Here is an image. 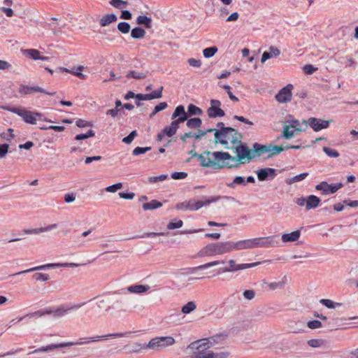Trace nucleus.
<instances>
[{
	"label": "nucleus",
	"instance_id": "nucleus-8",
	"mask_svg": "<svg viewBox=\"0 0 358 358\" xmlns=\"http://www.w3.org/2000/svg\"><path fill=\"white\" fill-rule=\"evenodd\" d=\"M209 343L206 340H200L191 343L188 348L194 350L191 358H212V351L208 350Z\"/></svg>",
	"mask_w": 358,
	"mask_h": 358
},
{
	"label": "nucleus",
	"instance_id": "nucleus-50",
	"mask_svg": "<svg viewBox=\"0 0 358 358\" xmlns=\"http://www.w3.org/2000/svg\"><path fill=\"white\" fill-rule=\"evenodd\" d=\"M217 52V48L215 46L205 48L203 50V56L206 58L212 57Z\"/></svg>",
	"mask_w": 358,
	"mask_h": 358
},
{
	"label": "nucleus",
	"instance_id": "nucleus-6",
	"mask_svg": "<svg viewBox=\"0 0 358 358\" xmlns=\"http://www.w3.org/2000/svg\"><path fill=\"white\" fill-rule=\"evenodd\" d=\"M8 110L11 113L20 116L22 120L27 124H35L37 120L49 122H52L51 120H47L46 118H42L43 114L38 112L29 111L20 107L9 108Z\"/></svg>",
	"mask_w": 358,
	"mask_h": 358
},
{
	"label": "nucleus",
	"instance_id": "nucleus-63",
	"mask_svg": "<svg viewBox=\"0 0 358 358\" xmlns=\"http://www.w3.org/2000/svg\"><path fill=\"white\" fill-rule=\"evenodd\" d=\"M1 136L6 139V141H11V139H13L14 137L13 129L10 128L8 129L7 133H3L1 134Z\"/></svg>",
	"mask_w": 358,
	"mask_h": 358
},
{
	"label": "nucleus",
	"instance_id": "nucleus-18",
	"mask_svg": "<svg viewBox=\"0 0 358 358\" xmlns=\"http://www.w3.org/2000/svg\"><path fill=\"white\" fill-rule=\"evenodd\" d=\"M258 180L260 181L270 180L277 176L276 170L273 168H264L256 171Z\"/></svg>",
	"mask_w": 358,
	"mask_h": 358
},
{
	"label": "nucleus",
	"instance_id": "nucleus-21",
	"mask_svg": "<svg viewBox=\"0 0 358 358\" xmlns=\"http://www.w3.org/2000/svg\"><path fill=\"white\" fill-rule=\"evenodd\" d=\"M163 87H160L158 90H155L150 94H137L136 99H141V101H148L155 99H160L162 96Z\"/></svg>",
	"mask_w": 358,
	"mask_h": 358
},
{
	"label": "nucleus",
	"instance_id": "nucleus-23",
	"mask_svg": "<svg viewBox=\"0 0 358 358\" xmlns=\"http://www.w3.org/2000/svg\"><path fill=\"white\" fill-rule=\"evenodd\" d=\"M57 228V224H52L45 227L36 228L32 229H23L22 233L24 234H38L43 232H47Z\"/></svg>",
	"mask_w": 358,
	"mask_h": 358
},
{
	"label": "nucleus",
	"instance_id": "nucleus-35",
	"mask_svg": "<svg viewBox=\"0 0 358 358\" xmlns=\"http://www.w3.org/2000/svg\"><path fill=\"white\" fill-rule=\"evenodd\" d=\"M253 150L257 153V156H261L264 154L268 153V145H261L259 143H255L253 145Z\"/></svg>",
	"mask_w": 358,
	"mask_h": 358
},
{
	"label": "nucleus",
	"instance_id": "nucleus-3",
	"mask_svg": "<svg viewBox=\"0 0 358 358\" xmlns=\"http://www.w3.org/2000/svg\"><path fill=\"white\" fill-rule=\"evenodd\" d=\"M215 142L224 145L225 148L229 149V143L233 145L241 143V134L231 127H228L225 130H215Z\"/></svg>",
	"mask_w": 358,
	"mask_h": 358
},
{
	"label": "nucleus",
	"instance_id": "nucleus-38",
	"mask_svg": "<svg viewBox=\"0 0 358 358\" xmlns=\"http://www.w3.org/2000/svg\"><path fill=\"white\" fill-rule=\"evenodd\" d=\"M64 347H70V344L67 343V342L57 344H50L46 346H43L42 350H43V352H49Z\"/></svg>",
	"mask_w": 358,
	"mask_h": 358
},
{
	"label": "nucleus",
	"instance_id": "nucleus-39",
	"mask_svg": "<svg viewBox=\"0 0 358 358\" xmlns=\"http://www.w3.org/2000/svg\"><path fill=\"white\" fill-rule=\"evenodd\" d=\"M268 157H271L274 155H278L281 152L285 150V148H283V146L282 145H268Z\"/></svg>",
	"mask_w": 358,
	"mask_h": 358
},
{
	"label": "nucleus",
	"instance_id": "nucleus-52",
	"mask_svg": "<svg viewBox=\"0 0 358 358\" xmlns=\"http://www.w3.org/2000/svg\"><path fill=\"white\" fill-rule=\"evenodd\" d=\"M33 279L40 281H48L50 279V276L47 273H36L32 276Z\"/></svg>",
	"mask_w": 358,
	"mask_h": 358
},
{
	"label": "nucleus",
	"instance_id": "nucleus-47",
	"mask_svg": "<svg viewBox=\"0 0 358 358\" xmlns=\"http://www.w3.org/2000/svg\"><path fill=\"white\" fill-rule=\"evenodd\" d=\"M110 4L117 9H122L126 8L128 5L127 1H124L122 0H110Z\"/></svg>",
	"mask_w": 358,
	"mask_h": 358
},
{
	"label": "nucleus",
	"instance_id": "nucleus-28",
	"mask_svg": "<svg viewBox=\"0 0 358 358\" xmlns=\"http://www.w3.org/2000/svg\"><path fill=\"white\" fill-rule=\"evenodd\" d=\"M127 289L130 293L142 294L149 290L150 286L148 285H134L128 287Z\"/></svg>",
	"mask_w": 358,
	"mask_h": 358
},
{
	"label": "nucleus",
	"instance_id": "nucleus-15",
	"mask_svg": "<svg viewBox=\"0 0 358 358\" xmlns=\"http://www.w3.org/2000/svg\"><path fill=\"white\" fill-rule=\"evenodd\" d=\"M236 162L243 161L245 159H248V161L253 159L255 155L252 154L251 151L248 148L245 144L241 143L239 145L236 147Z\"/></svg>",
	"mask_w": 358,
	"mask_h": 358
},
{
	"label": "nucleus",
	"instance_id": "nucleus-7",
	"mask_svg": "<svg viewBox=\"0 0 358 358\" xmlns=\"http://www.w3.org/2000/svg\"><path fill=\"white\" fill-rule=\"evenodd\" d=\"M207 155H212L213 157V162L215 163L214 168H234L237 167L238 164H230L227 160H231L234 162H236L235 157L231 156L229 153L225 152H210L208 151L206 152Z\"/></svg>",
	"mask_w": 358,
	"mask_h": 358
},
{
	"label": "nucleus",
	"instance_id": "nucleus-10",
	"mask_svg": "<svg viewBox=\"0 0 358 358\" xmlns=\"http://www.w3.org/2000/svg\"><path fill=\"white\" fill-rule=\"evenodd\" d=\"M229 266L220 268L217 270L218 273H227V272H236L240 270L252 268L260 264L259 262L251 263V264H237L234 259H230L228 262Z\"/></svg>",
	"mask_w": 358,
	"mask_h": 358
},
{
	"label": "nucleus",
	"instance_id": "nucleus-29",
	"mask_svg": "<svg viewBox=\"0 0 358 358\" xmlns=\"http://www.w3.org/2000/svg\"><path fill=\"white\" fill-rule=\"evenodd\" d=\"M24 53L34 60H37V59L48 60V59H49V57H48L41 56V52L36 49L24 50Z\"/></svg>",
	"mask_w": 358,
	"mask_h": 358
},
{
	"label": "nucleus",
	"instance_id": "nucleus-32",
	"mask_svg": "<svg viewBox=\"0 0 358 358\" xmlns=\"http://www.w3.org/2000/svg\"><path fill=\"white\" fill-rule=\"evenodd\" d=\"M138 24L143 25L147 29L152 27V19L146 15H139L136 18Z\"/></svg>",
	"mask_w": 358,
	"mask_h": 358
},
{
	"label": "nucleus",
	"instance_id": "nucleus-1",
	"mask_svg": "<svg viewBox=\"0 0 358 358\" xmlns=\"http://www.w3.org/2000/svg\"><path fill=\"white\" fill-rule=\"evenodd\" d=\"M171 119L173 121L170 125L165 127L157 135V141H162L165 136L172 137L176 134L180 124L184 122L187 119V114L185 110V107L182 105L178 106L171 115Z\"/></svg>",
	"mask_w": 358,
	"mask_h": 358
},
{
	"label": "nucleus",
	"instance_id": "nucleus-44",
	"mask_svg": "<svg viewBox=\"0 0 358 358\" xmlns=\"http://www.w3.org/2000/svg\"><path fill=\"white\" fill-rule=\"evenodd\" d=\"M308 176V173H302L299 175L295 176L292 178H288L286 180L287 184H292L304 180Z\"/></svg>",
	"mask_w": 358,
	"mask_h": 358
},
{
	"label": "nucleus",
	"instance_id": "nucleus-49",
	"mask_svg": "<svg viewBox=\"0 0 358 358\" xmlns=\"http://www.w3.org/2000/svg\"><path fill=\"white\" fill-rule=\"evenodd\" d=\"M183 225V222L181 220H174L173 221L170 222L167 224V229L172 230L175 229H179L182 227Z\"/></svg>",
	"mask_w": 358,
	"mask_h": 358
},
{
	"label": "nucleus",
	"instance_id": "nucleus-64",
	"mask_svg": "<svg viewBox=\"0 0 358 358\" xmlns=\"http://www.w3.org/2000/svg\"><path fill=\"white\" fill-rule=\"evenodd\" d=\"M122 108H112L110 110H108L106 113L107 115H110L113 117H116L119 113H121Z\"/></svg>",
	"mask_w": 358,
	"mask_h": 358
},
{
	"label": "nucleus",
	"instance_id": "nucleus-61",
	"mask_svg": "<svg viewBox=\"0 0 358 358\" xmlns=\"http://www.w3.org/2000/svg\"><path fill=\"white\" fill-rule=\"evenodd\" d=\"M187 176V173L185 172H174L171 174V178L174 180L184 179Z\"/></svg>",
	"mask_w": 358,
	"mask_h": 358
},
{
	"label": "nucleus",
	"instance_id": "nucleus-13",
	"mask_svg": "<svg viewBox=\"0 0 358 358\" xmlns=\"http://www.w3.org/2000/svg\"><path fill=\"white\" fill-rule=\"evenodd\" d=\"M341 182L328 184L327 182L323 181L315 186V189L318 191H322L323 194L327 195L336 192L339 189L343 187Z\"/></svg>",
	"mask_w": 358,
	"mask_h": 358
},
{
	"label": "nucleus",
	"instance_id": "nucleus-36",
	"mask_svg": "<svg viewBox=\"0 0 358 358\" xmlns=\"http://www.w3.org/2000/svg\"><path fill=\"white\" fill-rule=\"evenodd\" d=\"M145 34V31L140 27H136L131 31V36L135 39L143 38Z\"/></svg>",
	"mask_w": 358,
	"mask_h": 358
},
{
	"label": "nucleus",
	"instance_id": "nucleus-11",
	"mask_svg": "<svg viewBox=\"0 0 358 358\" xmlns=\"http://www.w3.org/2000/svg\"><path fill=\"white\" fill-rule=\"evenodd\" d=\"M86 303H64L62 304L59 306L55 307V317H64L71 311L78 310L83 306Z\"/></svg>",
	"mask_w": 358,
	"mask_h": 358
},
{
	"label": "nucleus",
	"instance_id": "nucleus-48",
	"mask_svg": "<svg viewBox=\"0 0 358 358\" xmlns=\"http://www.w3.org/2000/svg\"><path fill=\"white\" fill-rule=\"evenodd\" d=\"M130 24L126 22H119L117 24V29L122 34H128L130 31Z\"/></svg>",
	"mask_w": 358,
	"mask_h": 358
},
{
	"label": "nucleus",
	"instance_id": "nucleus-37",
	"mask_svg": "<svg viewBox=\"0 0 358 358\" xmlns=\"http://www.w3.org/2000/svg\"><path fill=\"white\" fill-rule=\"evenodd\" d=\"M320 303L330 309H334L342 306L341 303L334 302V301L327 299H320Z\"/></svg>",
	"mask_w": 358,
	"mask_h": 358
},
{
	"label": "nucleus",
	"instance_id": "nucleus-24",
	"mask_svg": "<svg viewBox=\"0 0 358 358\" xmlns=\"http://www.w3.org/2000/svg\"><path fill=\"white\" fill-rule=\"evenodd\" d=\"M219 255L231 252L234 250L233 241L217 242Z\"/></svg>",
	"mask_w": 358,
	"mask_h": 358
},
{
	"label": "nucleus",
	"instance_id": "nucleus-17",
	"mask_svg": "<svg viewBox=\"0 0 358 358\" xmlns=\"http://www.w3.org/2000/svg\"><path fill=\"white\" fill-rule=\"evenodd\" d=\"M292 90L293 85L288 84L278 92V93L275 95V99L279 103H287L289 101L292 99Z\"/></svg>",
	"mask_w": 358,
	"mask_h": 358
},
{
	"label": "nucleus",
	"instance_id": "nucleus-27",
	"mask_svg": "<svg viewBox=\"0 0 358 358\" xmlns=\"http://www.w3.org/2000/svg\"><path fill=\"white\" fill-rule=\"evenodd\" d=\"M280 54V51L278 48L274 47V46H271L269 48V50L267 52V51H265L263 54H262V59H261V62L262 63H264V62H266L267 59L273 57H278L279 56Z\"/></svg>",
	"mask_w": 358,
	"mask_h": 358
},
{
	"label": "nucleus",
	"instance_id": "nucleus-51",
	"mask_svg": "<svg viewBox=\"0 0 358 358\" xmlns=\"http://www.w3.org/2000/svg\"><path fill=\"white\" fill-rule=\"evenodd\" d=\"M322 150L325 152V154L329 157L336 158L339 156V152L334 149H331L328 147H323Z\"/></svg>",
	"mask_w": 358,
	"mask_h": 358
},
{
	"label": "nucleus",
	"instance_id": "nucleus-30",
	"mask_svg": "<svg viewBox=\"0 0 358 358\" xmlns=\"http://www.w3.org/2000/svg\"><path fill=\"white\" fill-rule=\"evenodd\" d=\"M301 232L299 230L292 231L289 234H284L282 235V241L284 243L294 242L299 238Z\"/></svg>",
	"mask_w": 358,
	"mask_h": 358
},
{
	"label": "nucleus",
	"instance_id": "nucleus-14",
	"mask_svg": "<svg viewBox=\"0 0 358 358\" xmlns=\"http://www.w3.org/2000/svg\"><path fill=\"white\" fill-rule=\"evenodd\" d=\"M221 102L217 99L210 100V107L207 110L208 116L210 118H215L217 117H222L224 116V111L220 108Z\"/></svg>",
	"mask_w": 358,
	"mask_h": 358
},
{
	"label": "nucleus",
	"instance_id": "nucleus-41",
	"mask_svg": "<svg viewBox=\"0 0 358 358\" xmlns=\"http://www.w3.org/2000/svg\"><path fill=\"white\" fill-rule=\"evenodd\" d=\"M148 72H138L136 71H131L127 75V78H133L136 80L144 79L147 77Z\"/></svg>",
	"mask_w": 358,
	"mask_h": 358
},
{
	"label": "nucleus",
	"instance_id": "nucleus-9",
	"mask_svg": "<svg viewBox=\"0 0 358 358\" xmlns=\"http://www.w3.org/2000/svg\"><path fill=\"white\" fill-rule=\"evenodd\" d=\"M130 332H124V333H114V334H108L103 336H95L92 337H85L81 338L76 342H67V343L70 344V346L73 345H82L90 343L97 342L99 341H106L108 338H116L127 336L129 334Z\"/></svg>",
	"mask_w": 358,
	"mask_h": 358
},
{
	"label": "nucleus",
	"instance_id": "nucleus-60",
	"mask_svg": "<svg viewBox=\"0 0 358 358\" xmlns=\"http://www.w3.org/2000/svg\"><path fill=\"white\" fill-rule=\"evenodd\" d=\"M243 295L247 300H252L255 298V292L253 289H247L243 292Z\"/></svg>",
	"mask_w": 358,
	"mask_h": 358
},
{
	"label": "nucleus",
	"instance_id": "nucleus-20",
	"mask_svg": "<svg viewBox=\"0 0 358 358\" xmlns=\"http://www.w3.org/2000/svg\"><path fill=\"white\" fill-rule=\"evenodd\" d=\"M219 255L216 243H209L198 253L199 257H213Z\"/></svg>",
	"mask_w": 358,
	"mask_h": 358
},
{
	"label": "nucleus",
	"instance_id": "nucleus-62",
	"mask_svg": "<svg viewBox=\"0 0 358 358\" xmlns=\"http://www.w3.org/2000/svg\"><path fill=\"white\" fill-rule=\"evenodd\" d=\"M308 344L310 347L318 348L323 344V341L320 339H311L308 341Z\"/></svg>",
	"mask_w": 358,
	"mask_h": 358
},
{
	"label": "nucleus",
	"instance_id": "nucleus-12",
	"mask_svg": "<svg viewBox=\"0 0 358 358\" xmlns=\"http://www.w3.org/2000/svg\"><path fill=\"white\" fill-rule=\"evenodd\" d=\"M18 92L22 96L29 95L34 92L43 93L51 96L55 94V92H47L45 90L39 86H30L26 85H20L18 88Z\"/></svg>",
	"mask_w": 358,
	"mask_h": 358
},
{
	"label": "nucleus",
	"instance_id": "nucleus-34",
	"mask_svg": "<svg viewBox=\"0 0 358 358\" xmlns=\"http://www.w3.org/2000/svg\"><path fill=\"white\" fill-rule=\"evenodd\" d=\"M295 131H296L294 129L289 127V125L286 122H285L281 137L285 139H290L294 136Z\"/></svg>",
	"mask_w": 358,
	"mask_h": 358
},
{
	"label": "nucleus",
	"instance_id": "nucleus-55",
	"mask_svg": "<svg viewBox=\"0 0 358 358\" xmlns=\"http://www.w3.org/2000/svg\"><path fill=\"white\" fill-rule=\"evenodd\" d=\"M168 176L166 174H162L159 176H152L148 178V182L150 183H155L159 181H163L167 178Z\"/></svg>",
	"mask_w": 358,
	"mask_h": 358
},
{
	"label": "nucleus",
	"instance_id": "nucleus-46",
	"mask_svg": "<svg viewBox=\"0 0 358 358\" xmlns=\"http://www.w3.org/2000/svg\"><path fill=\"white\" fill-rule=\"evenodd\" d=\"M265 284L267 285L270 290H275L277 289H282L284 287L285 285V281L282 280L280 282H264Z\"/></svg>",
	"mask_w": 358,
	"mask_h": 358
},
{
	"label": "nucleus",
	"instance_id": "nucleus-40",
	"mask_svg": "<svg viewBox=\"0 0 358 358\" xmlns=\"http://www.w3.org/2000/svg\"><path fill=\"white\" fill-rule=\"evenodd\" d=\"M187 126L189 129H199L202 124L201 120L199 117L191 118L189 120L187 119Z\"/></svg>",
	"mask_w": 358,
	"mask_h": 358
},
{
	"label": "nucleus",
	"instance_id": "nucleus-57",
	"mask_svg": "<svg viewBox=\"0 0 358 358\" xmlns=\"http://www.w3.org/2000/svg\"><path fill=\"white\" fill-rule=\"evenodd\" d=\"M136 136L137 131L136 130H134L127 136L124 137L122 139V142L126 144H130Z\"/></svg>",
	"mask_w": 358,
	"mask_h": 358
},
{
	"label": "nucleus",
	"instance_id": "nucleus-5",
	"mask_svg": "<svg viewBox=\"0 0 358 358\" xmlns=\"http://www.w3.org/2000/svg\"><path fill=\"white\" fill-rule=\"evenodd\" d=\"M175 343V339L171 336H162L152 338L148 343H138L136 345L140 348L134 350V352H139L142 350L151 349L153 350H159L166 347L172 345Z\"/></svg>",
	"mask_w": 358,
	"mask_h": 358
},
{
	"label": "nucleus",
	"instance_id": "nucleus-59",
	"mask_svg": "<svg viewBox=\"0 0 358 358\" xmlns=\"http://www.w3.org/2000/svg\"><path fill=\"white\" fill-rule=\"evenodd\" d=\"M307 326L311 329H315L322 327V324L319 320H311L308 322Z\"/></svg>",
	"mask_w": 358,
	"mask_h": 358
},
{
	"label": "nucleus",
	"instance_id": "nucleus-58",
	"mask_svg": "<svg viewBox=\"0 0 358 358\" xmlns=\"http://www.w3.org/2000/svg\"><path fill=\"white\" fill-rule=\"evenodd\" d=\"M83 69L84 67L83 66H79L77 67L76 71H69V73L77 76L80 79L85 80L86 78V76L80 72L82 70H83Z\"/></svg>",
	"mask_w": 358,
	"mask_h": 358
},
{
	"label": "nucleus",
	"instance_id": "nucleus-22",
	"mask_svg": "<svg viewBox=\"0 0 358 358\" xmlns=\"http://www.w3.org/2000/svg\"><path fill=\"white\" fill-rule=\"evenodd\" d=\"M59 263L47 264L35 266V267H33V268H29V269H27L24 271L17 272V273L13 274V275H19L21 274L27 273H30V272H33V271L45 270L47 268H59Z\"/></svg>",
	"mask_w": 358,
	"mask_h": 358
},
{
	"label": "nucleus",
	"instance_id": "nucleus-43",
	"mask_svg": "<svg viewBox=\"0 0 358 358\" xmlns=\"http://www.w3.org/2000/svg\"><path fill=\"white\" fill-rule=\"evenodd\" d=\"M196 308L195 302L189 301L182 307L181 312L184 314H189Z\"/></svg>",
	"mask_w": 358,
	"mask_h": 358
},
{
	"label": "nucleus",
	"instance_id": "nucleus-56",
	"mask_svg": "<svg viewBox=\"0 0 358 358\" xmlns=\"http://www.w3.org/2000/svg\"><path fill=\"white\" fill-rule=\"evenodd\" d=\"M221 87L226 90L227 93L229 95V99L231 101H236V102L238 101V99L236 96H234L232 94V92H231V87L229 85H221Z\"/></svg>",
	"mask_w": 358,
	"mask_h": 358
},
{
	"label": "nucleus",
	"instance_id": "nucleus-19",
	"mask_svg": "<svg viewBox=\"0 0 358 358\" xmlns=\"http://www.w3.org/2000/svg\"><path fill=\"white\" fill-rule=\"evenodd\" d=\"M285 122L296 132L305 131L307 129V120L300 122L298 120L294 119L292 116L290 115Z\"/></svg>",
	"mask_w": 358,
	"mask_h": 358
},
{
	"label": "nucleus",
	"instance_id": "nucleus-54",
	"mask_svg": "<svg viewBox=\"0 0 358 358\" xmlns=\"http://www.w3.org/2000/svg\"><path fill=\"white\" fill-rule=\"evenodd\" d=\"M150 150H151L150 147H145V148L136 147V148L134 149L132 154L134 156H136V155H139L141 154H144Z\"/></svg>",
	"mask_w": 358,
	"mask_h": 358
},
{
	"label": "nucleus",
	"instance_id": "nucleus-31",
	"mask_svg": "<svg viewBox=\"0 0 358 358\" xmlns=\"http://www.w3.org/2000/svg\"><path fill=\"white\" fill-rule=\"evenodd\" d=\"M117 20L115 14H107L103 15L99 20V24L101 27H106L113 22H116Z\"/></svg>",
	"mask_w": 358,
	"mask_h": 358
},
{
	"label": "nucleus",
	"instance_id": "nucleus-26",
	"mask_svg": "<svg viewBox=\"0 0 358 358\" xmlns=\"http://www.w3.org/2000/svg\"><path fill=\"white\" fill-rule=\"evenodd\" d=\"M321 202L319 197L315 195H309L306 197V209L309 210L317 208Z\"/></svg>",
	"mask_w": 358,
	"mask_h": 358
},
{
	"label": "nucleus",
	"instance_id": "nucleus-16",
	"mask_svg": "<svg viewBox=\"0 0 358 358\" xmlns=\"http://www.w3.org/2000/svg\"><path fill=\"white\" fill-rule=\"evenodd\" d=\"M331 122V120H324L316 117H310L307 120V127L310 126L315 131H319L328 128Z\"/></svg>",
	"mask_w": 358,
	"mask_h": 358
},
{
	"label": "nucleus",
	"instance_id": "nucleus-53",
	"mask_svg": "<svg viewBox=\"0 0 358 358\" xmlns=\"http://www.w3.org/2000/svg\"><path fill=\"white\" fill-rule=\"evenodd\" d=\"M317 70V67H315L312 64H306L303 67V71L305 74L311 75Z\"/></svg>",
	"mask_w": 358,
	"mask_h": 358
},
{
	"label": "nucleus",
	"instance_id": "nucleus-42",
	"mask_svg": "<svg viewBox=\"0 0 358 358\" xmlns=\"http://www.w3.org/2000/svg\"><path fill=\"white\" fill-rule=\"evenodd\" d=\"M236 185L245 186L246 182L245 178L236 176L231 182L227 184V186L230 188H234Z\"/></svg>",
	"mask_w": 358,
	"mask_h": 358
},
{
	"label": "nucleus",
	"instance_id": "nucleus-45",
	"mask_svg": "<svg viewBox=\"0 0 358 358\" xmlns=\"http://www.w3.org/2000/svg\"><path fill=\"white\" fill-rule=\"evenodd\" d=\"M187 113L189 115H201L202 110L194 104H189L187 107Z\"/></svg>",
	"mask_w": 358,
	"mask_h": 358
},
{
	"label": "nucleus",
	"instance_id": "nucleus-4",
	"mask_svg": "<svg viewBox=\"0 0 358 358\" xmlns=\"http://www.w3.org/2000/svg\"><path fill=\"white\" fill-rule=\"evenodd\" d=\"M221 199V196H213L206 198L205 200L197 201L195 199H189L178 203L175 208L178 210H197L203 206H206L212 203L216 202Z\"/></svg>",
	"mask_w": 358,
	"mask_h": 358
},
{
	"label": "nucleus",
	"instance_id": "nucleus-33",
	"mask_svg": "<svg viewBox=\"0 0 358 358\" xmlns=\"http://www.w3.org/2000/svg\"><path fill=\"white\" fill-rule=\"evenodd\" d=\"M162 206V203L157 200H152L150 202L144 203L142 208L144 210H151L159 208Z\"/></svg>",
	"mask_w": 358,
	"mask_h": 358
},
{
	"label": "nucleus",
	"instance_id": "nucleus-25",
	"mask_svg": "<svg viewBox=\"0 0 358 358\" xmlns=\"http://www.w3.org/2000/svg\"><path fill=\"white\" fill-rule=\"evenodd\" d=\"M196 156L201 166L203 167H213L215 166V163L213 162V159H211L209 157V155H207L206 154V152L203 154L198 155L196 153H194V155Z\"/></svg>",
	"mask_w": 358,
	"mask_h": 358
},
{
	"label": "nucleus",
	"instance_id": "nucleus-2",
	"mask_svg": "<svg viewBox=\"0 0 358 358\" xmlns=\"http://www.w3.org/2000/svg\"><path fill=\"white\" fill-rule=\"evenodd\" d=\"M277 237V236H270L267 237L244 239L236 242L233 241L234 250L275 247L278 245V242L275 241Z\"/></svg>",
	"mask_w": 358,
	"mask_h": 358
}]
</instances>
